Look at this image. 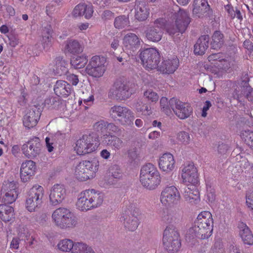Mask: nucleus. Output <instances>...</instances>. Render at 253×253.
Returning <instances> with one entry per match:
<instances>
[{
    "instance_id": "nucleus-1",
    "label": "nucleus",
    "mask_w": 253,
    "mask_h": 253,
    "mask_svg": "<svg viewBox=\"0 0 253 253\" xmlns=\"http://www.w3.org/2000/svg\"><path fill=\"white\" fill-rule=\"evenodd\" d=\"M174 14L171 12L167 17L156 19L154 24L155 26H150L145 31L146 37L148 40L152 42H158L162 38V30L165 29L169 35L173 34Z\"/></svg>"
},
{
    "instance_id": "nucleus-2",
    "label": "nucleus",
    "mask_w": 253,
    "mask_h": 253,
    "mask_svg": "<svg viewBox=\"0 0 253 253\" xmlns=\"http://www.w3.org/2000/svg\"><path fill=\"white\" fill-rule=\"evenodd\" d=\"M194 226L190 229V233L194 232L199 238H208L212 234L213 220L211 213L207 211L201 212L194 222Z\"/></svg>"
},
{
    "instance_id": "nucleus-3",
    "label": "nucleus",
    "mask_w": 253,
    "mask_h": 253,
    "mask_svg": "<svg viewBox=\"0 0 253 253\" xmlns=\"http://www.w3.org/2000/svg\"><path fill=\"white\" fill-rule=\"evenodd\" d=\"M99 162L97 159L82 161L72 169L73 176L80 181H85L93 178L98 171Z\"/></svg>"
},
{
    "instance_id": "nucleus-4",
    "label": "nucleus",
    "mask_w": 253,
    "mask_h": 253,
    "mask_svg": "<svg viewBox=\"0 0 253 253\" xmlns=\"http://www.w3.org/2000/svg\"><path fill=\"white\" fill-rule=\"evenodd\" d=\"M45 191L42 186L34 184L28 191L25 201V208L30 212L39 211L44 204Z\"/></svg>"
},
{
    "instance_id": "nucleus-5",
    "label": "nucleus",
    "mask_w": 253,
    "mask_h": 253,
    "mask_svg": "<svg viewBox=\"0 0 253 253\" xmlns=\"http://www.w3.org/2000/svg\"><path fill=\"white\" fill-rule=\"evenodd\" d=\"M52 220L56 226L61 229L72 228L77 224V219L67 208L60 207L53 212Z\"/></svg>"
},
{
    "instance_id": "nucleus-6",
    "label": "nucleus",
    "mask_w": 253,
    "mask_h": 253,
    "mask_svg": "<svg viewBox=\"0 0 253 253\" xmlns=\"http://www.w3.org/2000/svg\"><path fill=\"white\" fill-rule=\"evenodd\" d=\"M140 181L146 188L149 190L155 189L161 183L160 174L153 165L147 164L141 169Z\"/></svg>"
},
{
    "instance_id": "nucleus-7",
    "label": "nucleus",
    "mask_w": 253,
    "mask_h": 253,
    "mask_svg": "<svg viewBox=\"0 0 253 253\" xmlns=\"http://www.w3.org/2000/svg\"><path fill=\"white\" fill-rule=\"evenodd\" d=\"M99 144L98 137L92 133L78 139L74 149L78 155L84 156L96 151Z\"/></svg>"
},
{
    "instance_id": "nucleus-8",
    "label": "nucleus",
    "mask_w": 253,
    "mask_h": 253,
    "mask_svg": "<svg viewBox=\"0 0 253 253\" xmlns=\"http://www.w3.org/2000/svg\"><path fill=\"white\" fill-rule=\"evenodd\" d=\"M208 61L213 64L219 71L231 73L236 67V61L233 57L223 53H213L208 57Z\"/></svg>"
},
{
    "instance_id": "nucleus-9",
    "label": "nucleus",
    "mask_w": 253,
    "mask_h": 253,
    "mask_svg": "<svg viewBox=\"0 0 253 253\" xmlns=\"http://www.w3.org/2000/svg\"><path fill=\"white\" fill-rule=\"evenodd\" d=\"M109 114L112 119L118 121L123 126H132L133 125L134 113L126 106L114 105L111 108Z\"/></svg>"
},
{
    "instance_id": "nucleus-10",
    "label": "nucleus",
    "mask_w": 253,
    "mask_h": 253,
    "mask_svg": "<svg viewBox=\"0 0 253 253\" xmlns=\"http://www.w3.org/2000/svg\"><path fill=\"white\" fill-rule=\"evenodd\" d=\"M107 68V58L95 55L91 57L85 67V72L90 76L100 78L103 76Z\"/></svg>"
},
{
    "instance_id": "nucleus-11",
    "label": "nucleus",
    "mask_w": 253,
    "mask_h": 253,
    "mask_svg": "<svg viewBox=\"0 0 253 253\" xmlns=\"http://www.w3.org/2000/svg\"><path fill=\"white\" fill-rule=\"evenodd\" d=\"M139 57L143 67L147 70L158 68L160 62V55L156 48H149L144 49L140 53Z\"/></svg>"
},
{
    "instance_id": "nucleus-12",
    "label": "nucleus",
    "mask_w": 253,
    "mask_h": 253,
    "mask_svg": "<svg viewBox=\"0 0 253 253\" xmlns=\"http://www.w3.org/2000/svg\"><path fill=\"white\" fill-rule=\"evenodd\" d=\"M131 94L129 86L124 77L117 78L109 92V96L117 99L124 100L128 98Z\"/></svg>"
},
{
    "instance_id": "nucleus-13",
    "label": "nucleus",
    "mask_w": 253,
    "mask_h": 253,
    "mask_svg": "<svg viewBox=\"0 0 253 253\" xmlns=\"http://www.w3.org/2000/svg\"><path fill=\"white\" fill-rule=\"evenodd\" d=\"M2 201L7 204L14 203L18 196V187L16 182L4 181L1 190Z\"/></svg>"
},
{
    "instance_id": "nucleus-14",
    "label": "nucleus",
    "mask_w": 253,
    "mask_h": 253,
    "mask_svg": "<svg viewBox=\"0 0 253 253\" xmlns=\"http://www.w3.org/2000/svg\"><path fill=\"white\" fill-rule=\"evenodd\" d=\"M22 154L25 157L33 159L41 153V144L38 137L31 139L24 143L21 147Z\"/></svg>"
},
{
    "instance_id": "nucleus-15",
    "label": "nucleus",
    "mask_w": 253,
    "mask_h": 253,
    "mask_svg": "<svg viewBox=\"0 0 253 253\" xmlns=\"http://www.w3.org/2000/svg\"><path fill=\"white\" fill-rule=\"evenodd\" d=\"M178 11L175 14V34L176 33H183L191 22L189 13L186 10L181 9L178 5Z\"/></svg>"
},
{
    "instance_id": "nucleus-16",
    "label": "nucleus",
    "mask_w": 253,
    "mask_h": 253,
    "mask_svg": "<svg viewBox=\"0 0 253 253\" xmlns=\"http://www.w3.org/2000/svg\"><path fill=\"white\" fill-rule=\"evenodd\" d=\"M181 176L183 182L186 185H197L199 182L198 170L193 163H189L184 166Z\"/></svg>"
},
{
    "instance_id": "nucleus-17",
    "label": "nucleus",
    "mask_w": 253,
    "mask_h": 253,
    "mask_svg": "<svg viewBox=\"0 0 253 253\" xmlns=\"http://www.w3.org/2000/svg\"><path fill=\"white\" fill-rule=\"evenodd\" d=\"M36 163L32 160H25L21 165L20 178L23 183L30 181L37 172Z\"/></svg>"
},
{
    "instance_id": "nucleus-18",
    "label": "nucleus",
    "mask_w": 253,
    "mask_h": 253,
    "mask_svg": "<svg viewBox=\"0 0 253 253\" xmlns=\"http://www.w3.org/2000/svg\"><path fill=\"white\" fill-rule=\"evenodd\" d=\"M192 13L200 18H210L212 14V10L208 0H194Z\"/></svg>"
},
{
    "instance_id": "nucleus-19",
    "label": "nucleus",
    "mask_w": 253,
    "mask_h": 253,
    "mask_svg": "<svg viewBox=\"0 0 253 253\" xmlns=\"http://www.w3.org/2000/svg\"><path fill=\"white\" fill-rule=\"evenodd\" d=\"M123 44L128 54H132L139 47L140 39L135 34L128 33L123 39Z\"/></svg>"
},
{
    "instance_id": "nucleus-20",
    "label": "nucleus",
    "mask_w": 253,
    "mask_h": 253,
    "mask_svg": "<svg viewBox=\"0 0 253 253\" xmlns=\"http://www.w3.org/2000/svg\"><path fill=\"white\" fill-rule=\"evenodd\" d=\"M66 195L64 186L55 184L52 187L49 194V201L53 206H57L62 202Z\"/></svg>"
},
{
    "instance_id": "nucleus-21",
    "label": "nucleus",
    "mask_w": 253,
    "mask_h": 253,
    "mask_svg": "<svg viewBox=\"0 0 253 253\" xmlns=\"http://www.w3.org/2000/svg\"><path fill=\"white\" fill-rule=\"evenodd\" d=\"M90 189H87L81 192L76 203L77 208L81 211H87L92 209Z\"/></svg>"
},
{
    "instance_id": "nucleus-22",
    "label": "nucleus",
    "mask_w": 253,
    "mask_h": 253,
    "mask_svg": "<svg viewBox=\"0 0 253 253\" xmlns=\"http://www.w3.org/2000/svg\"><path fill=\"white\" fill-rule=\"evenodd\" d=\"M93 12V7L92 5H87L84 3H80L75 6L71 14L74 18L84 16L85 19H89L92 16Z\"/></svg>"
},
{
    "instance_id": "nucleus-23",
    "label": "nucleus",
    "mask_w": 253,
    "mask_h": 253,
    "mask_svg": "<svg viewBox=\"0 0 253 253\" xmlns=\"http://www.w3.org/2000/svg\"><path fill=\"white\" fill-rule=\"evenodd\" d=\"M41 113L38 109H31L24 116L23 124L25 127L33 128L37 126L41 117Z\"/></svg>"
},
{
    "instance_id": "nucleus-24",
    "label": "nucleus",
    "mask_w": 253,
    "mask_h": 253,
    "mask_svg": "<svg viewBox=\"0 0 253 253\" xmlns=\"http://www.w3.org/2000/svg\"><path fill=\"white\" fill-rule=\"evenodd\" d=\"M41 44L44 49L50 48L53 42V30L50 25L43 27L41 32Z\"/></svg>"
},
{
    "instance_id": "nucleus-25",
    "label": "nucleus",
    "mask_w": 253,
    "mask_h": 253,
    "mask_svg": "<svg viewBox=\"0 0 253 253\" xmlns=\"http://www.w3.org/2000/svg\"><path fill=\"white\" fill-rule=\"evenodd\" d=\"M183 195L185 201L192 204H196L200 201V193L196 185H186Z\"/></svg>"
},
{
    "instance_id": "nucleus-26",
    "label": "nucleus",
    "mask_w": 253,
    "mask_h": 253,
    "mask_svg": "<svg viewBox=\"0 0 253 253\" xmlns=\"http://www.w3.org/2000/svg\"><path fill=\"white\" fill-rule=\"evenodd\" d=\"M174 228L172 225L167 226L164 231L163 243L165 249L168 252H172L174 249Z\"/></svg>"
},
{
    "instance_id": "nucleus-27",
    "label": "nucleus",
    "mask_w": 253,
    "mask_h": 253,
    "mask_svg": "<svg viewBox=\"0 0 253 253\" xmlns=\"http://www.w3.org/2000/svg\"><path fill=\"white\" fill-rule=\"evenodd\" d=\"M55 94L61 97H67L71 93V87L69 84L63 80L56 81L53 88Z\"/></svg>"
},
{
    "instance_id": "nucleus-28",
    "label": "nucleus",
    "mask_w": 253,
    "mask_h": 253,
    "mask_svg": "<svg viewBox=\"0 0 253 253\" xmlns=\"http://www.w3.org/2000/svg\"><path fill=\"white\" fill-rule=\"evenodd\" d=\"M135 19L140 22L147 19L150 15V8L144 2H138L134 8Z\"/></svg>"
},
{
    "instance_id": "nucleus-29",
    "label": "nucleus",
    "mask_w": 253,
    "mask_h": 253,
    "mask_svg": "<svg viewBox=\"0 0 253 253\" xmlns=\"http://www.w3.org/2000/svg\"><path fill=\"white\" fill-rule=\"evenodd\" d=\"M175 106L176 109L175 114L181 119L188 118L192 112V108L188 103L175 100Z\"/></svg>"
},
{
    "instance_id": "nucleus-30",
    "label": "nucleus",
    "mask_w": 253,
    "mask_h": 253,
    "mask_svg": "<svg viewBox=\"0 0 253 253\" xmlns=\"http://www.w3.org/2000/svg\"><path fill=\"white\" fill-rule=\"evenodd\" d=\"M159 166L161 169L164 171L169 172L174 168V157L169 153L164 154L160 157Z\"/></svg>"
},
{
    "instance_id": "nucleus-31",
    "label": "nucleus",
    "mask_w": 253,
    "mask_h": 253,
    "mask_svg": "<svg viewBox=\"0 0 253 253\" xmlns=\"http://www.w3.org/2000/svg\"><path fill=\"white\" fill-rule=\"evenodd\" d=\"M102 142L111 146L114 149L119 150L124 146V143L121 139L110 134H105L101 137Z\"/></svg>"
},
{
    "instance_id": "nucleus-32",
    "label": "nucleus",
    "mask_w": 253,
    "mask_h": 253,
    "mask_svg": "<svg viewBox=\"0 0 253 253\" xmlns=\"http://www.w3.org/2000/svg\"><path fill=\"white\" fill-rule=\"evenodd\" d=\"M161 202L166 207H170L174 202V186H167L162 191Z\"/></svg>"
},
{
    "instance_id": "nucleus-33",
    "label": "nucleus",
    "mask_w": 253,
    "mask_h": 253,
    "mask_svg": "<svg viewBox=\"0 0 253 253\" xmlns=\"http://www.w3.org/2000/svg\"><path fill=\"white\" fill-rule=\"evenodd\" d=\"M15 218V212L12 207L7 204H0V218L5 222L10 221Z\"/></svg>"
},
{
    "instance_id": "nucleus-34",
    "label": "nucleus",
    "mask_w": 253,
    "mask_h": 253,
    "mask_svg": "<svg viewBox=\"0 0 253 253\" xmlns=\"http://www.w3.org/2000/svg\"><path fill=\"white\" fill-rule=\"evenodd\" d=\"M209 37L208 35L201 36L194 45V53L197 55H203L209 47Z\"/></svg>"
},
{
    "instance_id": "nucleus-35",
    "label": "nucleus",
    "mask_w": 253,
    "mask_h": 253,
    "mask_svg": "<svg viewBox=\"0 0 253 253\" xmlns=\"http://www.w3.org/2000/svg\"><path fill=\"white\" fill-rule=\"evenodd\" d=\"M239 235L244 243L249 245L253 244V235L250 228L243 222L239 225Z\"/></svg>"
},
{
    "instance_id": "nucleus-36",
    "label": "nucleus",
    "mask_w": 253,
    "mask_h": 253,
    "mask_svg": "<svg viewBox=\"0 0 253 253\" xmlns=\"http://www.w3.org/2000/svg\"><path fill=\"white\" fill-rule=\"evenodd\" d=\"M224 9L230 19L234 20L236 18L240 22L243 21L242 13L237 7H234L231 3H228L224 5Z\"/></svg>"
},
{
    "instance_id": "nucleus-37",
    "label": "nucleus",
    "mask_w": 253,
    "mask_h": 253,
    "mask_svg": "<svg viewBox=\"0 0 253 253\" xmlns=\"http://www.w3.org/2000/svg\"><path fill=\"white\" fill-rule=\"evenodd\" d=\"M65 50L68 53L75 54L83 51L79 42L74 39H69L66 41L64 47Z\"/></svg>"
},
{
    "instance_id": "nucleus-38",
    "label": "nucleus",
    "mask_w": 253,
    "mask_h": 253,
    "mask_svg": "<svg viewBox=\"0 0 253 253\" xmlns=\"http://www.w3.org/2000/svg\"><path fill=\"white\" fill-rule=\"evenodd\" d=\"M91 191V201L92 203V209H94L101 206L104 201V195L99 191L93 189Z\"/></svg>"
},
{
    "instance_id": "nucleus-39",
    "label": "nucleus",
    "mask_w": 253,
    "mask_h": 253,
    "mask_svg": "<svg viewBox=\"0 0 253 253\" xmlns=\"http://www.w3.org/2000/svg\"><path fill=\"white\" fill-rule=\"evenodd\" d=\"M71 253H95L91 247L83 242H75Z\"/></svg>"
},
{
    "instance_id": "nucleus-40",
    "label": "nucleus",
    "mask_w": 253,
    "mask_h": 253,
    "mask_svg": "<svg viewBox=\"0 0 253 253\" xmlns=\"http://www.w3.org/2000/svg\"><path fill=\"white\" fill-rule=\"evenodd\" d=\"M124 223L126 229L133 231L137 229L139 225V221L136 216H130V215H128L125 217Z\"/></svg>"
},
{
    "instance_id": "nucleus-41",
    "label": "nucleus",
    "mask_w": 253,
    "mask_h": 253,
    "mask_svg": "<svg viewBox=\"0 0 253 253\" xmlns=\"http://www.w3.org/2000/svg\"><path fill=\"white\" fill-rule=\"evenodd\" d=\"M158 70L163 74H169L174 72L173 62L172 59H165L158 66Z\"/></svg>"
},
{
    "instance_id": "nucleus-42",
    "label": "nucleus",
    "mask_w": 253,
    "mask_h": 253,
    "mask_svg": "<svg viewBox=\"0 0 253 253\" xmlns=\"http://www.w3.org/2000/svg\"><path fill=\"white\" fill-rule=\"evenodd\" d=\"M114 26L118 29H122L129 26L130 21L128 15H122L115 18Z\"/></svg>"
},
{
    "instance_id": "nucleus-43",
    "label": "nucleus",
    "mask_w": 253,
    "mask_h": 253,
    "mask_svg": "<svg viewBox=\"0 0 253 253\" xmlns=\"http://www.w3.org/2000/svg\"><path fill=\"white\" fill-rule=\"evenodd\" d=\"M172 99L171 98L169 101L166 97H162L160 99V106L162 111L164 112L167 116L171 114V110L174 111L172 102Z\"/></svg>"
},
{
    "instance_id": "nucleus-44",
    "label": "nucleus",
    "mask_w": 253,
    "mask_h": 253,
    "mask_svg": "<svg viewBox=\"0 0 253 253\" xmlns=\"http://www.w3.org/2000/svg\"><path fill=\"white\" fill-rule=\"evenodd\" d=\"M87 61V56L82 55L72 58L71 60V64L76 69H81L86 65Z\"/></svg>"
},
{
    "instance_id": "nucleus-45",
    "label": "nucleus",
    "mask_w": 253,
    "mask_h": 253,
    "mask_svg": "<svg viewBox=\"0 0 253 253\" xmlns=\"http://www.w3.org/2000/svg\"><path fill=\"white\" fill-rule=\"evenodd\" d=\"M211 46L213 49L219 48L223 44V35L219 31L214 32L212 36Z\"/></svg>"
},
{
    "instance_id": "nucleus-46",
    "label": "nucleus",
    "mask_w": 253,
    "mask_h": 253,
    "mask_svg": "<svg viewBox=\"0 0 253 253\" xmlns=\"http://www.w3.org/2000/svg\"><path fill=\"white\" fill-rule=\"evenodd\" d=\"M74 242L70 239L60 240L57 244L58 249L63 252H72Z\"/></svg>"
},
{
    "instance_id": "nucleus-47",
    "label": "nucleus",
    "mask_w": 253,
    "mask_h": 253,
    "mask_svg": "<svg viewBox=\"0 0 253 253\" xmlns=\"http://www.w3.org/2000/svg\"><path fill=\"white\" fill-rule=\"evenodd\" d=\"M241 137L244 140L251 149H253V131L250 130L242 131L241 133Z\"/></svg>"
},
{
    "instance_id": "nucleus-48",
    "label": "nucleus",
    "mask_w": 253,
    "mask_h": 253,
    "mask_svg": "<svg viewBox=\"0 0 253 253\" xmlns=\"http://www.w3.org/2000/svg\"><path fill=\"white\" fill-rule=\"evenodd\" d=\"M136 110L138 113L144 116H149L152 113L151 108L149 107L147 104H144L142 102L137 103Z\"/></svg>"
},
{
    "instance_id": "nucleus-49",
    "label": "nucleus",
    "mask_w": 253,
    "mask_h": 253,
    "mask_svg": "<svg viewBox=\"0 0 253 253\" xmlns=\"http://www.w3.org/2000/svg\"><path fill=\"white\" fill-rule=\"evenodd\" d=\"M107 127V122L100 120L95 123L93 126V129L98 132H100L102 135L106 134Z\"/></svg>"
},
{
    "instance_id": "nucleus-50",
    "label": "nucleus",
    "mask_w": 253,
    "mask_h": 253,
    "mask_svg": "<svg viewBox=\"0 0 253 253\" xmlns=\"http://www.w3.org/2000/svg\"><path fill=\"white\" fill-rule=\"evenodd\" d=\"M144 97L151 102H157L159 99V95L157 93L151 89H148L144 93Z\"/></svg>"
},
{
    "instance_id": "nucleus-51",
    "label": "nucleus",
    "mask_w": 253,
    "mask_h": 253,
    "mask_svg": "<svg viewBox=\"0 0 253 253\" xmlns=\"http://www.w3.org/2000/svg\"><path fill=\"white\" fill-rule=\"evenodd\" d=\"M126 215H130V216H136L138 218L141 214L140 210L137 207L135 204H131L129 206V208L127 211H126Z\"/></svg>"
},
{
    "instance_id": "nucleus-52",
    "label": "nucleus",
    "mask_w": 253,
    "mask_h": 253,
    "mask_svg": "<svg viewBox=\"0 0 253 253\" xmlns=\"http://www.w3.org/2000/svg\"><path fill=\"white\" fill-rule=\"evenodd\" d=\"M177 139L185 145L189 144L191 140L189 134L185 131L180 132L178 134Z\"/></svg>"
},
{
    "instance_id": "nucleus-53",
    "label": "nucleus",
    "mask_w": 253,
    "mask_h": 253,
    "mask_svg": "<svg viewBox=\"0 0 253 253\" xmlns=\"http://www.w3.org/2000/svg\"><path fill=\"white\" fill-rule=\"evenodd\" d=\"M120 132L121 129L118 126H116L114 123H109L107 122V127L106 133L110 134V135H112V134H117Z\"/></svg>"
},
{
    "instance_id": "nucleus-54",
    "label": "nucleus",
    "mask_w": 253,
    "mask_h": 253,
    "mask_svg": "<svg viewBox=\"0 0 253 253\" xmlns=\"http://www.w3.org/2000/svg\"><path fill=\"white\" fill-rule=\"evenodd\" d=\"M246 204L250 210L253 211V190L246 193Z\"/></svg>"
},
{
    "instance_id": "nucleus-55",
    "label": "nucleus",
    "mask_w": 253,
    "mask_h": 253,
    "mask_svg": "<svg viewBox=\"0 0 253 253\" xmlns=\"http://www.w3.org/2000/svg\"><path fill=\"white\" fill-rule=\"evenodd\" d=\"M207 198L209 202H212L215 199V190L211 186L207 185Z\"/></svg>"
},
{
    "instance_id": "nucleus-56",
    "label": "nucleus",
    "mask_w": 253,
    "mask_h": 253,
    "mask_svg": "<svg viewBox=\"0 0 253 253\" xmlns=\"http://www.w3.org/2000/svg\"><path fill=\"white\" fill-rule=\"evenodd\" d=\"M83 100L84 102V104H83L84 109L87 110L93 103L94 100V95L91 94L87 98L83 99Z\"/></svg>"
},
{
    "instance_id": "nucleus-57",
    "label": "nucleus",
    "mask_w": 253,
    "mask_h": 253,
    "mask_svg": "<svg viewBox=\"0 0 253 253\" xmlns=\"http://www.w3.org/2000/svg\"><path fill=\"white\" fill-rule=\"evenodd\" d=\"M213 253H224V249L223 245L220 242H216L213 247L211 249Z\"/></svg>"
},
{
    "instance_id": "nucleus-58",
    "label": "nucleus",
    "mask_w": 253,
    "mask_h": 253,
    "mask_svg": "<svg viewBox=\"0 0 253 253\" xmlns=\"http://www.w3.org/2000/svg\"><path fill=\"white\" fill-rule=\"evenodd\" d=\"M21 240L19 237H16L13 238L10 244V248L12 250H18L19 247L20 242Z\"/></svg>"
},
{
    "instance_id": "nucleus-59",
    "label": "nucleus",
    "mask_w": 253,
    "mask_h": 253,
    "mask_svg": "<svg viewBox=\"0 0 253 253\" xmlns=\"http://www.w3.org/2000/svg\"><path fill=\"white\" fill-rule=\"evenodd\" d=\"M67 80L72 84L73 85H77L79 80L78 77L74 74H69L67 76Z\"/></svg>"
},
{
    "instance_id": "nucleus-60",
    "label": "nucleus",
    "mask_w": 253,
    "mask_h": 253,
    "mask_svg": "<svg viewBox=\"0 0 253 253\" xmlns=\"http://www.w3.org/2000/svg\"><path fill=\"white\" fill-rule=\"evenodd\" d=\"M30 236L28 229L24 227L20 228L18 232V237H25L27 239L28 237Z\"/></svg>"
},
{
    "instance_id": "nucleus-61",
    "label": "nucleus",
    "mask_w": 253,
    "mask_h": 253,
    "mask_svg": "<svg viewBox=\"0 0 253 253\" xmlns=\"http://www.w3.org/2000/svg\"><path fill=\"white\" fill-rule=\"evenodd\" d=\"M27 94L23 91L21 93V95L19 96L18 102L21 106H24L27 103L26 99Z\"/></svg>"
},
{
    "instance_id": "nucleus-62",
    "label": "nucleus",
    "mask_w": 253,
    "mask_h": 253,
    "mask_svg": "<svg viewBox=\"0 0 253 253\" xmlns=\"http://www.w3.org/2000/svg\"><path fill=\"white\" fill-rule=\"evenodd\" d=\"M114 16V13L109 10H105L102 14V18L104 20H110Z\"/></svg>"
},
{
    "instance_id": "nucleus-63",
    "label": "nucleus",
    "mask_w": 253,
    "mask_h": 253,
    "mask_svg": "<svg viewBox=\"0 0 253 253\" xmlns=\"http://www.w3.org/2000/svg\"><path fill=\"white\" fill-rule=\"evenodd\" d=\"M54 62L55 63V69H53V70H58L59 69H62V67H63V64L65 63L64 61L62 60V58L58 57L55 59Z\"/></svg>"
},
{
    "instance_id": "nucleus-64",
    "label": "nucleus",
    "mask_w": 253,
    "mask_h": 253,
    "mask_svg": "<svg viewBox=\"0 0 253 253\" xmlns=\"http://www.w3.org/2000/svg\"><path fill=\"white\" fill-rule=\"evenodd\" d=\"M181 240L178 233L175 232V250L179 249L181 248Z\"/></svg>"
}]
</instances>
